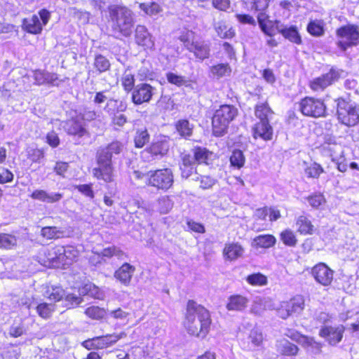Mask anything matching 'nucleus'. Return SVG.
I'll return each mask as SVG.
<instances>
[{"label": "nucleus", "instance_id": "f257e3e1", "mask_svg": "<svg viewBox=\"0 0 359 359\" xmlns=\"http://www.w3.org/2000/svg\"><path fill=\"white\" fill-rule=\"evenodd\" d=\"M211 319L209 311L193 300L187 302L184 326L189 334L204 338L210 330Z\"/></svg>", "mask_w": 359, "mask_h": 359}, {"label": "nucleus", "instance_id": "f03ea898", "mask_svg": "<svg viewBox=\"0 0 359 359\" xmlns=\"http://www.w3.org/2000/svg\"><path fill=\"white\" fill-rule=\"evenodd\" d=\"M123 149V144L118 141L109 144L97 151V163L99 167L93 170V174L98 180L105 182L113 181V167L111 158L113 154H119Z\"/></svg>", "mask_w": 359, "mask_h": 359}, {"label": "nucleus", "instance_id": "7ed1b4c3", "mask_svg": "<svg viewBox=\"0 0 359 359\" xmlns=\"http://www.w3.org/2000/svg\"><path fill=\"white\" fill-rule=\"evenodd\" d=\"M111 27L114 33L128 37L134 26V15L128 8L119 5H111L108 8Z\"/></svg>", "mask_w": 359, "mask_h": 359}, {"label": "nucleus", "instance_id": "20e7f679", "mask_svg": "<svg viewBox=\"0 0 359 359\" xmlns=\"http://www.w3.org/2000/svg\"><path fill=\"white\" fill-rule=\"evenodd\" d=\"M79 250L74 246L57 245L48 249L44 255L43 264L49 267L63 268L70 265L79 256Z\"/></svg>", "mask_w": 359, "mask_h": 359}, {"label": "nucleus", "instance_id": "39448f33", "mask_svg": "<svg viewBox=\"0 0 359 359\" xmlns=\"http://www.w3.org/2000/svg\"><path fill=\"white\" fill-rule=\"evenodd\" d=\"M238 109L233 105L224 104L220 106L214 114L212 119V133L214 135H224L228 129L229 123L237 116Z\"/></svg>", "mask_w": 359, "mask_h": 359}, {"label": "nucleus", "instance_id": "423d86ee", "mask_svg": "<svg viewBox=\"0 0 359 359\" xmlns=\"http://www.w3.org/2000/svg\"><path fill=\"white\" fill-rule=\"evenodd\" d=\"M337 45L342 50L359 44V27L348 24L338 28L336 31Z\"/></svg>", "mask_w": 359, "mask_h": 359}, {"label": "nucleus", "instance_id": "0eeeda50", "mask_svg": "<svg viewBox=\"0 0 359 359\" xmlns=\"http://www.w3.org/2000/svg\"><path fill=\"white\" fill-rule=\"evenodd\" d=\"M38 15H32L29 18L23 19L22 28L23 30L32 34H39L50 19V12L47 9H41Z\"/></svg>", "mask_w": 359, "mask_h": 359}, {"label": "nucleus", "instance_id": "6e6552de", "mask_svg": "<svg viewBox=\"0 0 359 359\" xmlns=\"http://www.w3.org/2000/svg\"><path fill=\"white\" fill-rule=\"evenodd\" d=\"M337 117L346 126H354L359 122V108L354 104L341 100L338 103Z\"/></svg>", "mask_w": 359, "mask_h": 359}, {"label": "nucleus", "instance_id": "1a4fd4ad", "mask_svg": "<svg viewBox=\"0 0 359 359\" xmlns=\"http://www.w3.org/2000/svg\"><path fill=\"white\" fill-rule=\"evenodd\" d=\"M173 183V175L168 168L149 171L147 177V184L156 187L158 189L167 190Z\"/></svg>", "mask_w": 359, "mask_h": 359}, {"label": "nucleus", "instance_id": "9d476101", "mask_svg": "<svg viewBox=\"0 0 359 359\" xmlns=\"http://www.w3.org/2000/svg\"><path fill=\"white\" fill-rule=\"evenodd\" d=\"M304 298L297 295L290 301L283 302L277 309L278 315L283 319H286L293 314H300L304 309Z\"/></svg>", "mask_w": 359, "mask_h": 359}, {"label": "nucleus", "instance_id": "9b49d317", "mask_svg": "<svg viewBox=\"0 0 359 359\" xmlns=\"http://www.w3.org/2000/svg\"><path fill=\"white\" fill-rule=\"evenodd\" d=\"M302 113L308 116L321 117L325 114V106L323 101L313 97H305L299 103Z\"/></svg>", "mask_w": 359, "mask_h": 359}, {"label": "nucleus", "instance_id": "f8f14e48", "mask_svg": "<svg viewBox=\"0 0 359 359\" xmlns=\"http://www.w3.org/2000/svg\"><path fill=\"white\" fill-rule=\"evenodd\" d=\"M124 337H126V334L124 332L107 334L105 336L97 337L92 339L86 340L83 343V344L88 349H102L115 344L116 341Z\"/></svg>", "mask_w": 359, "mask_h": 359}, {"label": "nucleus", "instance_id": "ddd939ff", "mask_svg": "<svg viewBox=\"0 0 359 359\" xmlns=\"http://www.w3.org/2000/svg\"><path fill=\"white\" fill-rule=\"evenodd\" d=\"M311 276L320 285L329 286L333 280L334 271L325 264L318 263L312 268Z\"/></svg>", "mask_w": 359, "mask_h": 359}, {"label": "nucleus", "instance_id": "4468645a", "mask_svg": "<svg viewBox=\"0 0 359 359\" xmlns=\"http://www.w3.org/2000/svg\"><path fill=\"white\" fill-rule=\"evenodd\" d=\"M134 37L135 43L144 50H151L154 48V37L144 25H138L136 26Z\"/></svg>", "mask_w": 359, "mask_h": 359}, {"label": "nucleus", "instance_id": "2eb2a0df", "mask_svg": "<svg viewBox=\"0 0 359 359\" xmlns=\"http://www.w3.org/2000/svg\"><path fill=\"white\" fill-rule=\"evenodd\" d=\"M285 335L297 341L305 347L308 351L318 354L321 351L322 345L313 340V338L302 335L298 332L288 330Z\"/></svg>", "mask_w": 359, "mask_h": 359}, {"label": "nucleus", "instance_id": "dca6fc26", "mask_svg": "<svg viewBox=\"0 0 359 359\" xmlns=\"http://www.w3.org/2000/svg\"><path fill=\"white\" fill-rule=\"evenodd\" d=\"M339 76V71L332 69L327 74L312 80L310 83V87L314 91H323L337 81Z\"/></svg>", "mask_w": 359, "mask_h": 359}, {"label": "nucleus", "instance_id": "f3484780", "mask_svg": "<svg viewBox=\"0 0 359 359\" xmlns=\"http://www.w3.org/2000/svg\"><path fill=\"white\" fill-rule=\"evenodd\" d=\"M345 328L343 325H338L336 327L324 326L319 332L321 337L324 338L329 344L332 346L337 345L341 341Z\"/></svg>", "mask_w": 359, "mask_h": 359}, {"label": "nucleus", "instance_id": "a211bd4d", "mask_svg": "<svg viewBox=\"0 0 359 359\" xmlns=\"http://www.w3.org/2000/svg\"><path fill=\"white\" fill-rule=\"evenodd\" d=\"M154 88L147 83L136 86L133 91L132 100L135 104L148 102L153 95Z\"/></svg>", "mask_w": 359, "mask_h": 359}, {"label": "nucleus", "instance_id": "6ab92c4d", "mask_svg": "<svg viewBox=\"0 0 359 359\" xmlns=\"http://www.w3.org/2000/svg\"><path fill=\"white\" fill-rule=\"evenodd\" d=\"M63 128L70 135L83 137L87 133L84 121H83L81 115H76L75 117L67 121Z\"/></svg>", "mask_w": 359, "mask_h": 359}, {"label": "nucleus", "instance_id": "aec40b11", "mask_svg": "<svg viewBox=\"0 0 359 359\" xmlns=\"http://www.w3.org/2000/svg\"><path fill=\"white\" fill-rule=\"evenodd\" d=\"M170 147L169 140L165 137H160L154 141L143 152L150 154L153 157H162L167 154Z\"/></svg>", "mask_w": 359, "mask_h": 359}, {"label": "nucleus", "instance_id": "412c9836", "mask_svg": "<svg viewBox=\"0 0 359 359\" xmlns=\"http://www.w3.org/2000/svg\"><path fill=\"white\" fill-rule=\"evenodd\" d=\"M180 170L183 178L193 176V180L198 181L199 179V176L196 172L194 159L190 154H184L182 156Z\"/></svg>", "mask_w": 359, "mask_h": 359}, {"label": "nucleus", "instance_id": "4be33fe9", "mask_svg": "<svg viewBox=\"0 0 359 359\" xmlns=\"http://www.w3.org/2000/svg\"><path fill=\"white\" fill-rule=\"evenodd\" d=\"M273 128L269 121H259L253 128V137L267 141L273 137Z\"/></svg>", "mask_w": 359, "mask_h": 359}, {"label": "nucleus", "instance_id": "5701e85b", "mask_svg": "<svg viewBox=\"0 0 359 359\" xmlns=\"http://www.w3.org/2000/svg\"><path fill=\"white\" fill-rule=\"evenodd\" d=\"M187 50L199 60H203L210 55V46L203 41H196L188 46Z\"/></svg>", "mask_w": 359, "mask_h": 359}, {"label": "nucleus", "instance_id": "b1692460", "mask_svg": "<svg viewBox=\"0 0 359 359\" xmlns=\"http://www.w3.org/2000/svg\"><path fill=\"white\" fill-rule=\"evenodd\" d=\"M249 299L240 294L231 295L228 299L226 309L230 311H243L248 305Z\"/></svg>", "mask_w": 359, "mask_h": 359}, {"label": "nucleus", "instance_id": "393cba45", "mask_svg": "<svg viewBox=\"0 0 359 359\" xmlns=\"http://www.w3.org/2000/svg\"><path fill=\"white\" fill-rule=\"evenodd\" d=\"M329 150L331 151L330 156L332 161L337 165V169L340 172H346L347 164L344 162V151L341 146L339 144L330 145Z\"/></svg>", "mask_w": 359, "mask_h": 359}, {"label": "nucleus", "instance_id": "a878e982", "mask_svg": "<svg viewBox=\"0 0 359 359\" xmlns=\"http://www.w3.org/2000/svg\"><path fill=\"white\" fill-rule=\"evenodd\" d=\"M135 267L128 263L123 264L115 271L114 277L123 285H128L135 272Z\"/></svg>", "mask_w": 359, "mask_h": 359}, {"label": "nucleus", "instance_id": "bb28decb", "mask_svg": "<svg viewBox=\"0 0 359 359\" xmlns=\"http://www.w3.org/2000/svg\"><path fill=\"white\" fill-rule=\"evenodd\" d=\"M273 309V304L269 297H257L253 300L251 312L256 315H261L268 309Z\"/></svg>", "mask_w": 359, "mask_h": 359}, {"label": "nucleus", "instance_id": "cd10ccee", "mask_svg": "<svg viewBox=\"0 0 359 359\" xmlns=\"http://www.w3.org/2000/svg\"><path fill=\"white\" fill-rule=\"evenodd\" d=\"M263 341L262 333L257 329L250 330L248 337L244 339V348L248 350H253L260 346Z\"/></svg>", "mask_w": 359, "mask_h": 359}, {"label": "nucleus", "instance_id": "c85d7f7f", "mask_svg": "<svg viewBox=\"0 0 359 359\" xmlns=\"http://www.w3.org/2000/svg\"><path fill=\"white\" fill-rule=\"evenodd\" d=\"M244 252V249L238 243H229L225 245L223 254L226 259L233 261L241 257Z\"/></svg>", "mask_w": 359, "mask_h": 359}, {"label": "nucleus", "instance_id": "c756f323", "mask_svg": "<svg viewBox=\"0 0 359 359\" xmlns=\"http://www.w3.org/2000/svg\"><path fill=\"white\" fill-rule=\"evenodd\" d=\"M278 32L280 33L285 39L291 42L299 44L302 42L301 37L295 27H285L283 25H280L278 27Z\"/></svg>", "mask_w": 359, "mask_h": 359}, {"label": "nucleus", "instance_id": "7c9ffc66", "mask_svg": "<svg viewBox=\"0 0 359 359\" xmlns=\"http://www.w3.org/2000/svg\"><path fill=\"white\" fill-rule=\"evenodd\" d=\"M175 128L182 137L188 139L193 133L194 125L187 119H181L176 123Z\"/></svg>", "mask_w": 359, "mask_h": 359}, {"label": "nucleus", "instance_id": "2f4dec72", "mask_svg": "<svg viewBox=\"0 0 359 359\" xmlns=\"http://www.w3.org/2000/svg\"><path fill=\"white\" fill-rule=\"evenodd\" d=\"M126 108V104L122 100L109 99L107 100L104 110L110 116H112L116 113L124 111Z\"/></svg>", "mask_w": 359, "mask_h": 359}, {"label": "nucleus", "instance_id": "473e14b6", "mask_svg": "<svg viewBox=\"0 0 359 359\" xmlns=\"http://www.w3.org/2000/svg\"><path fill=\"white\" fill-rule=\"evenodd\" d=\"M231 73V68L227 63H220L213 65L210 68L211 76L216 79L229 76Z\"/></svg>", "mask_w": 359, "mask_h": 359}, {"label": "nucleus", "instance_id": "72a5a7b5", "mask_svg": "<svg viewBox=\"0 0 359 359\" xmlns=\"http://www.w3.org/2000/svg\"><path fill=\"white\" fill-rule=\"evenodd\" d=\"M297 231L301 234H312L314 231V226L311 222L305 216H299L296 222Z\"/></svg>", "mask_w": 359, "mask_h": 359}, {"label": "nucleus", "instance_id": "f704fd0d", "mask_svg": "<svg viewBox=\"0 0 359 359\" xmlns=\"http://www.w3.org/2000/svg\"><path fill=\"white\" fill-rule=\"evenodd\" d=\"M276 241L272 235H262L253 239L252 245L256 248H269L276 243Z\"/></svg>", "mask_w": 359, "mask_h": 359}, {"label": "nucleus", "instance_id": "c9c22d12", "mask_svg": "<svg viewBox=\"0 0 359 359\" xmlns=\"http://www.w3.org/2000/svg\"><path fill=\"white\" fill-rule=\"evenodd\" d=\"M277 347L278 351L285 355H294L298 352L297 346L286 339L278 341Z\"/></svg>", "mask_w": 359, "mask_h": 359}, {"label": "nucleus", "instance_id": "e433bc0d", "mask_svg": "<svg viewBox=\"0 0 359 359\" xmlns=\"http://www.w3.org/2000/svg\"><path fill=\"white\" fill-rule=\"evenodd\" d=\"M43 295L50 300L58 302L65 296V291L62 287L58 286H47L46 291L43 292Z\"/></svg>", "mask_w": 359, "mask_h": 359}, {"label": "nucleus", "instance_id": "4c0bfd02", "mask_svg": "<svg viewBox=\"0 0 359 359\" xmlns=\"http://www.w3.org/2000/svg\"><path fill=\"white\" fill-rule=\"evenodd\" d=\"M273 114L266 103H259L255 107V116L259 121H269V116Z\"/></svg>", "mask_w": 359, "mask_h": 359}, {"label": "nucleus", "instance_id": "58836bf2", "mask_svg": "<svg viewBox=\"0 0 359 359\" xmlns=\"http://www.w3.org/2000/svg\"><path fill=\"white\" fill-rule=\"evenodd\" d=\"M173 206V201L170 196H163L158 198L156 210L161 214L168 213Z\"/></svg>", "mask_w": 359, "mask_h": 359}, {"label": "nucleus", "instance_id": "ea45409f", "mask_svg": "<svg viewBox=\"0 0 359 359\" xmlns=\"http://www.w3.org/2000/svg\"><path fill=\"white\" fill-rule=\"evenodd\" d=\"M80 294H88L97 299H102L104 297L103 292L93 283L86 284L81 290Z\"/></svg>", "mask_w": 359, "mask_h": 359}, {"label": "nucleus", "instance_id": "a19ab883", "mask_svg": "<svg viewBox=\"0 0 359 359\" xmlns=\"http://www.w3.org/2000/svg\"><path fill=\"white\" fill-rule=\"evenodd\" d=\"M282 25L278 20H269L265 23L259 25L262 31L269 36H273L278 32V26Z\"/></svg>", "mask_w": 359, "mask_h": 359}, {"label": "nucleus", "instance_id": "79ce46f5", "mask_svg": "<svg viewBox=\"0 0 359 359\" xmlns=\"http://www.w3.org/2000/svg\"><path fill=\"white\" fill-rule=\"evenodd\" d=\"M139 8L144 12L145 14L152 16L157 15L161 11V8L156 2L148 1L139 4Z\"/></svg>", "mask_w": 359, "mask_h": 359}, {"label": "nucleus", "instance_id": "37998d69", "mask_svg": "<svg viewBox=\"0 0 359 359\" xmlns=\"http://www.w3.org/2000/svg\"><path fill=\"white\" fill-rule=\"evenodd\" d=\"M323 172L322 166L317 163L307 164L304 168L305 175L309 178H318Z\"/></svg>", "mask_w": 359, "mask_h": 359}, {"label": "nucleus", "instance_id": "c03bdc74", "mask_svg": "<svg viewBox=\"0 0 359 359\" xmlns=\"http://www.w3.org/2000/svg\"><path fill=\"white\" fill-rule=\"evenodd\" d=\"M38 315L43 318H49L55 311V305L53 304L41 303L36 306Z\"/></svg>", "mask_w": 359, "mask_h": 359}, {"label": "nucleus", "instance_id": "a18cd8bd", "mask_svg": "<svg viewBox=\"0 0 359 359\" xmlns=\"http://www.w3.org/2000/svg\"><path fill=\"white\" fill-rule=\"evenodd\" d=\"M166 79L170 83L173 84L177 87H182L184 86H187L189 84V81L186 79L185 76L174 72H168L166 74Z\"/></svg>", "mask_w": 359, "mask_h": 359}, {"label": "nucleus", "instance_id": "49530a36", "mask_svg": "<svg viewBox=\"0 0 359 359\" xmlns=\"http://www.w3.org/2000/svg\"><path fill=\"white\" fill-rule=\"evenodd\" d=\"M17 238L11 234H0V248L4 249H11L17 245Z\"/></svg>", "mask_w": 359, "mask_h": 359}, {"label": "nucleus", "instance_id": "de8ad7c7", "mask_svg": "<svg viewBox=\"0 0 359 359\" xmlns=\"http://www.w3.org/2000/svg\"><path fill=\"white\" fill-rule=\"evenodd\" d=\"M211 155L212 153L207 149L196 147L194 149V156L192 157L194 159V163L196 161L198 163H203L207 162Z\"/></svg>", "mask_w": 359, "mask_h": 359}, {"label": "nucleus", "instance_id": "09e8293b", "mask_svg": "<svg viewBox=\"0 0 359 359\" xmlns=\"http://www.w3.org/2000/svg\"><path fill=\"white\" fill-rule=\"evenodd\" d=\"M215 30L218 36L223 39H231L235 33L231 27L228 28L225 23L219 22L215 25Z\"/></svg>", "mask_w": 359, "mask_h": 359}, {"label": "nucleus", "instance_id": "8fccbe9b", "mask_svg": "<svg viewBox=\"0 0 359 359\" xmlns=\"http://www.w3.org/2000/svg\"><path fill=\"white\" fill-rule=\"evenodd\" d=\"M85 313L89 318L95 320L102 319L107 314L106 311L104 309L95 306L87 308L85 311Z\"/></svg>", "mask_w": 359, "mask_h": 359}, {"label": "nucleus", "instance_id": "3c124183", "mask_svg": "<svg viewBox=\"0 0 359 359\" xmlns=\"http://www.w3.org/2000/svg\"><path fill=\"white\" fill-rule=\"evenodd\" d=\"M94 67L100 72H104L110 67L109 61L103 55H97L95 57Z\"/></svg>", "mask_w": 359, "mask_h": 359}, {"label": "nucleus", "instance_id": "603ef678", "mask_svg": "<svg viewBox=\"0 0 359 359\" xmlns=\"http://www.w3.org/2000/svg\"><path fill=\"white\" fill-rule=\"evenodd\" d=\"M246 280L249 284L254 286H263L267 283V278L260 273L248 276Z\"/></svg>", "mask_w": 359, "mask_h": 359}, {"label": "nucleus", "instance_id": "864d4df0", "mask_svg": "<svg viewBox=\"0 0 359 359\" xmlns=\"http://www.w3.org/2000/svg\"><path fill=\"white\" fill-rule=\"evenodd\" d=\"M100 256H102V257H105L108 258L115 256L118 259H122L125 256V253L116 246H110L103 249Z\"/></svg>", "mask_w": 359, "mask_h": 359}, {"label": "nucleus", "instance_id": "5fc2aeb1", "mask_svg": "<svg viewBox=\"0 0 359 359\" xmlns=\"http://www.w3.org/2000/svg\"><path fill=\"white\" fill-rule=\"evenodd\" d=\"M149 135L146 129L138 130L135 136V144L136 147L142 148L149 142Z\"/></svg>", "mask_w": 359, "mask_h": 359}, {"label": "nucleus", "instance_id": "6e6d98bb", "mask_svg": "<svg viewBox=\"0 0 359 359\" xmlns=\"http://www.w3.org/2000/svg\"><path fill=\"white\" fill-rule=\"evenodd\" d=\"M245 157L241 150H234L230 157L231 165L237 168H241L245 163Z\"/></svg>", "mask_w": 359, "mask_h": 359}, {"label": "nucleus", "instance_id": "4d7b16f0", "mask_svg": "<svg viewBox=\"0 0 359 359\" xmlns=\"http://www.w3.org/2000/svg\"><path fill=\"white\" fill-rule=\"evenodd\" d=\"M135 79L134 75L130 72L126 70L121 78V84L126 91H130L134 87Z\"/></svg>", "mask_w": 359, "mask_h": 359}, {"label": "nucleus", "instance_id": "13d9d810", "mask_svg": "<svg viewBox=\"0 0 359 359\" xmlns=\"http://www.w3.org/2000/svg\"><path fill=\"white\" fill-rule=\"evenodd\" d=\"M62 231L55 226H46L41 229V235L47 239H55L60 237Z\"/></svg>", "mask_w": 359, "mask_h": 359}, {"label": "nucleus", "instance_id": "bf43d9fd", "mask_svg": "<svg viewBox=\"0 0 359 359\" xmlns=\"http://www.w3.org/2000/svg\"><path fill=\"white\" fill-rule=\"evenodd\" d=\"M309 205L313 208H319L325 205L326 201L321 194H314L307 198Z\"/></svg>", "mask_w": 359, "mask_h": 359}, {"label": "nucleus", "instance_id": "052dcab7", "mask_svg": "<svg viewBox=\"0 0 359 359\" xmlns=\"http://www.w3.org/2000/svg\"><path fill=\"white\" fill-rule=\"evenodd\" d=\"M280 239L285 245L288 246H294L297 243L296 236L290 229H286L280 233Z\"/></svg>", "mask_w": 359, "mask_h": 359}, {"label": "nucleus", "instance_id": "680f3d73", "mask_svg": "<svg viewBox=\"0 0 359 359\" xmlns=\"http://www.w3.org/2000/svg\"><path fill=\"white\" fill-rule=\"evenodd\" d=\"M308 32L313 36H319L323 34V23L320 21H312L307 27Z\"/></svg>", "mask_w": 359, "mask_h": 359}, {"label": "nucleus", "instance_id": "e2e57ef3", "mask_svg": "<svg viewBox=\"0 0 359 359\" xmlns=\"http://www.w3.org/2000/svg\"><path fill=\"white\" fill-rule=\"evenodd\" d=\"M25 332V329L22 322L13 324L9 330L8 334L12 337H19Z\"/></svg>", "mask_w": 359, "mask_h": 359}, {"label": "nucleus", "instance_id": "0e129e2a", "mask_svg": "<svg viewBox=\"0 0 359 359\" xmlns=\"http://www.w3.org/2000/svg\"><path fill=\"white\" fill-rule=\"evenodd\" d=\"M180 39L188 49V46L196 41L195 33L190 30L183 32L180 36Z\"/></svg>", "mask_w": 359, "mask_h": 359}, {"label": "nucleus", "instance_id": "69168bd1", "mask_svg": "<svg viewBox=\"0 0 359 359\" xmlns=\"http://www.w3.org/2000/svg\"><path fill=\"white\" fill-rule=\"evenodd\" d=\"M199 180L201 183L200 187L203 189L211 188L215 183V179L207 175L199 176V179L198 180Z\"/></svg>", "mask_w": 359, "mask_h": 359}, {"label": "nucleus", "instance_id": "338daca9", "mask_svg": "<svg viewBox=\"0 0 359 359\" xmlns=\"http://www.w3.org/2000/svg\"><path fill=\"white\" fill-rule=\"evenodd\" d=\"M109 315L114 319L123 321L127 320L129 313L121 309H118L114 311H110Z\"/></svg>", "mask_w": 359, "mask_h": 359}, {"label": "nucleus", "instance_id": "774afa93", "mask_svg": "<svg viewBox=\"0 0 359 359\" xmlns=\"http://www.w3.org/2000/svg\"><path fill=\"white\" fill-rule=\"evenodd\" d=\"M46 142L52 147H56L60 144V139L54 131L48 133L46 135Z\"/></svg>", "mask_w": 359, "mask_h": 359}]
</instances>
